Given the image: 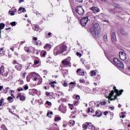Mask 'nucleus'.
I'll return each instance as SVG.
<instances>
[{
	"mask_svg": "<svg viewBox=\"0 0 130 130\" xmlns=\"http://www.w3.org/2000/svg\"><path fill=\"white\" fill-rule=\"evenodd\" d=\"M67 45L63 44H60L54 48L53 53L55 56L63 53L64 51H67Z\"/></svg>",
	"mask_w": 130,
	"mask_h": 130,
	"instance_id": "1",
	"label": "nucleus"
},
{
	"mask_svg": "<svg viewBox=\"0 0 130 130\" xmlns=\"http://www.w3.org/2000/svg\"><path fill=\"white\" fill-rule=\"evenodd\" d=\"M90 31L93 36L97 38L98 35L100 34V25L98 23L93 24L92 26L90 27Z\"/></svg>",
	"mask_w": 130,
	"mask_h": 130,
	"instance_id": "2",
	"label": "nucleus"
},
{
	"mask_svg": "<svg viewBox=\"0 0 130 130\" xmlns=\"http://www.w3.org/2000/svg\"><path fill=\"white\" fill-rule=\"evenodd\" d=\"M88 21H89V18L88 17L86 16L84 17H83L80 20V23L81 25L83 26V27H85L87 25V23H88Z\"/></svg>",
	"mask_w": 130,
	"mask_h": 130,
	"instance_id": "3",
	"label": "nucleus"
},
{
	"mask_svg": "<svg viewBox=\"0 0 130 130\" xmlns=\"http://www.w3.org/2000/svg\"><path fill=\"white\" fill-rule=\"evenodd\" d=\"M76 12L78 14V15H80L81 16L83 15V14L85 13L83 7L81 6L77 7L75 9Z\"/></svg>",
	"mask_w": 130,
	"mask_h": 130,
	"instance_id": "4",
	"label": "nucleus"
},
{
	"mask_svg": "<svg viewBox=\"0 0 130 130\" xmlns=\"http://www.w3.org/2000/svg\"><path fill=\"white\" fill-rule=\"evenodd\" d=\"M114 94V91L112 90L111 92L109 93V103L110 104V101H113V100H115L116 98H117V95H115L113 96Z\"/></svg>",
	"mask_w": 130,
	"mask_h": 130,
	"instance_id": "5",
	"label": "nucleus"
},
{
	"mask_svg": "<svg viewBox=\"0 0 130 130\" xmlns=\"http://www.w3.org/2000/svg\"><path fill=\"white\" fill-rule=\"evenodd\" d=\"M61 62L63 66H67L68 67H69V66H71V57H68L65 59H63Z\"/></svg>",
	"mask_w": 130,
	"mask_h": 130,
	"instance_id": "6",
	"label": "nucleus"
},
{
	"mask_svg": "<svg viewBox=\"0 0 130 130\" xmlns=\"http://www.w3.org/2000/svg\"><path fill=\"white\" fill-rule=\"evenodd\" d=\"M0 74L4 77H7L8 76V71H6L5 66H2L0 68Z\"/></svg>",
	"mask_w": 130,
	"mask_h": 130,
	"instance_id": "7",
	"label": "nucleus"
},
{
	"mask_svg": "<svg viewBox=\"0 0 130 130\" xmlns=\"http://www.w3.org/2000/svg\"><path fill=\"white\" fill-rule=\"evenodd\" d=\"M119 57L121 60H125L126 59V56L125 53L123 52H120L119 53Z\"/></svg>",
	"mask_w": 130,
	"mask_h": 130,
	"instance_id": "8",
	"label": "nucleus"
},
{
	"mask_svg": "<svg viewBox=\"0 0 130 130\" xmlns=\"http://www.w3.org/2000/svg\"><path fill=\"white\" fill-rule=\"evenodd\" d=\"M75 84H76V82H71L70 83L69 89V92H72V91H73L74 89H75V87H76Z\"/></svg>",
	"mask_w": 130,
	"mask_h": 130,
	"instance_id": "9",
	"label": "nucleus"
},
{
	"mask_svg": "<svg viewBox=\"0 0 130 130\" xmlns=\"http://www.w3.org/2000/svg\"><path fill=\"white\" fill-rule=\"evenodd\" d=\"M59 110L62 113H66V112H67V107L63 106H60L59 107Z\"/></svg>",
	"mask_w": 130,
	"mask_h": 130,
	"instance_id": "10",
	"label": "nucleus"
},
{
	"mask_svg": "<svg viewBox=\"0 0 130 130\" xmlns=\"http://www.w3.org/2000/svg\"><path fill=\"white\" fill-rule=\"evenodd\" d=\"M90 123L89 122H86L85 124H83L82 125V127L84 129V130H86V129H90Z\"/></svg>",
	"mask_w": 130,
	"mask_h": 130,
	"instance_id": "11",
	"label": "nucleus"
},
{
	"mask_svg": "<svg viewBox=\"0 0 130 130\" xmlns=\"http://www.w3.org/2000/svg\"><path fill=\"white\" fill-rule=\"evenodd\" d=\"M111 39L113 41H116V34L115 32L113 31L111 34Z\"/></svg>",
	"mask_w": 130,
	"mask_h": 130,
	"instance_id": "12",
	"label": "nucleus"
},
{
	"mask_svg": "<svg viewBox=\"0 0 130 130\" xmlns=\"http://www.w3.org/2000/svg\"><path fill=\"white\" fill-rule=\"evenodd\" d=\"M91 10L94 14H97V13H99V12H100V9L97 7H92Z\"/></svg>",
	"mask_w": 130,
	"mask_h": 130,
	"instance_id": "13",
	"label": "nucleus"
},
{
	"mask_svg": "<svg viewBox=\"0 0 130 130\" xmlns=\"http://www.w3.org/2000/svg\"><path fill=\"white\" fill-rule=\"evenodd\" d=\"M76 73L79 75V76H84V75H85V72L84 71H82L81 69H78Z\"/></svg>",
	"mask_w": 130,
	"mask_h": 130,
	"instance_id": "14",
	"label": "nucleus"
},
{
	"mask_svg": "<svg viewBox=\"0 0 130 130\" xmlns=\"http://www.w3.org/2000/svg\"><path fill=\"white\" fill-rule=\"evenodd\" d=\"M50 128L51 130H59L57 126V124H53L51 125Z\"/></svg>",
	"mask_w": 130,
	"mask_h": 130,
	"instance_id": "15",
	"label": "nucleus"
},
{
	"mask_svg": "<svg viewBox=\"0 0 130 130\" xmlns=\"http://www.w3.org/2000/svg\"><path fill=\"white\" fill-rule=\"evenodd\" d=\"M22 11L23 13H26V9H25L23 7H20L18 9V14H21V13H22Z\"/></svg>",
	"mask_w": 130,
	"mask_h": 130,
	"instance_id": "16",
	"label": "nucleus"
},
{
	"mask_svg": "<svg viewBox=\"0 0 130 130\" xmlns=\"http://www.w3.org/2000/svg\"><path fill=\"white\" fill-rule=\"evenodd\" d=\"M118 67V68H119L120 69H123L124 68V65L123 64V63L119 61V63H118L117 65L116 66Z\"/></svg>",
	"mask_w": 130,
	"mask_h": 130,
	"instance_id": "17",
	"label": "nucleus"
},
{
	"mask_svg": "<svg viewBox=\"0 0 130 130\" xmlns=\"http://www.w3.org/2000/svg\"><path fill=\"white\" fill-rule=\"evenodd\" d=\"M5 26H6V24H5V23H0V38H1V34H2L1 30H3V29L5 28Z\"/></svg>",
	"mask_w": 130,
	"mask_h": 130,
	"instance_id": "18",
	"label": "nucleus"
},
{
	"mask_svg": "<svg viewBox=\"0 0 130 130\" xmlns=\"http://www.w3.org/2000/svg\"><path fill=\"white\" fill-rule=\"evenodd\" d=\"M15 68L17 71H21L22 70V64H17L15 66Z\"/></svg>",
	"mask_w": 130,
	"mask_h": 130,
	"instance_id": "19",
	"label": "nucleus"
},
{
	"mask_svg": "<svg viewBox=\"0 0 130 130\" xmlns=\"http://www.w3.org/2000/svg\"><path fill=\"white\" fill-rule=\"evenodd\" d=\"M92 116H97V117H100L101 116H102V113H99V111H96L95 112V115H93Z\"/></svg>",
	"mask_w": 130,
	"mask_h": 130,
	"instance_id": "20",
	"label": "nucleus"
},
{
	"mask_svg": "<svg viewBox=\"0 0 130 130\" xmlns=\"http://www.w3.org/2000/svg\"><path fill=\"white\" fill-rule=\"evenodd\" d=\"M33 30H34V31H37L38 32L40 31V28H39V26L38 25H35L33 27H32Z\"/></svg>",
	"mask_w": 130,
	"mask_h": 130,
	"instance_id": "21",
	"label": "nucleus"
},
{
	"mask_svg": "<svg viewBox=\"0 0 130 130\" xmlns=\"http://www.w3.org/2000/svg\"><path fill=\"white\" fill-rule=\"evenodd\" d=\"M15 98L12 97V96H9L7 98L8 101L9 102V103H12L13 102H14V99Z\"/></svg>",
	"mask_w": 130,
	"mask_h": 130,
	"instance_id": "22",
	"label": "nucleus"
},
{
	"mask_svg": "<svg viewBox=\"0 0 130 130\" xmlns=\"http://www.w3.org/2000/svg\"><path fill=\"white\" fill-rule=\"evenodd\" d=\"M119 60H118V58H114L113 59V62L115 66H117L118 63L119 62Z\"/></svg>",
	"mask_w": 130,
	"mask_h": 130,
	"instance_id": "23",
	"label": "nucleus"
},
{
	"mask_svg": "<svg viewBox=\"0 0 130 130\" xmlns=\"http://www.w3.org/2000/svg\"><path fill=\"white\" fill-rule=\"evenodd\" d=\"M37 75L36 73L34 72L30 73L28 76L31 78H34Z\"/></svg>",
	"mask_w": 130,
	"mask_h": 130,
	"instance_id": "24",
	"label": "nucleus"
},
{
	"mask_svg": "<svg viewBox=\"0 0 130 130\" xmlns=\"http://www.w3.org/2000/svg\"><path fill=\"white\" fill-rule=\"evenodd\" d=\"M54 84H56V81H52L49 83V85H51L52 88H54V87H55Z\"/></svg>",
	"mask_w": 130,
	"mask_h": 130,
	"instance_id": "25",
	"label": "nucleus"
},
{
	"mask_svg": "<svg viewBox=\"0 0 130 130\" xmlns=\"http://www.w3.org/2000/svg\"><path fill=\"white\" fill-rule=\"evenodd\" d=\"M26 100V96L24 95H20V100L21 101H25Z\"/></svg>",
	"mask_w": 130,
	"mask_h": 130,
	"instance_id": "26",
	"label": "nucleus"
},
{
	"mask_svg": "<svg viewBox=\"0 0 130 130\" xmlns=\"http://www.w3.org/2000/svg\"><path fill=\"white\" fill-rule=\"evenodd\" d=\"M122 92H123V90H121L120 91H118L116 93V95L117 96H119L120 95H121V94L122 93Z\"/></svg>",
	"mask_w": 130,
	"mask_h": 130,
	"instance_id": "27",
	"label": "nucleus"
},
{
	"mask_svg": "<svg viewBox=\"0 0 130 130\" xmlns=\"http://www.w3.org/2000/svg\"><path fill=\"white\" fill-rule=\"evenodd\" d=\"M17 82L19 85H23V84H24V81H23V80L19 79Z\"/></svg>",
	"mask_w": 130,
	"mask_h": 130,
	"instance_id": "28",
	"label": "nucleus"
},
{
	"mask_svg": "<svg viewBox=\"0 0 130 130\" xmlns=\"http://www.w3.org/2000/svg\"><path fill=\"white\" fill-rule=\"evenodd\" d=\"M104 40L106 42H107L108 41V40L107 39V35H105L104 36Z\"/></svg>",
	"mask_w": 130,
	"mask_h": 130,
	"instance_id": "29",
	"label": "nucleus"
},
{
	"mask_svg": "<svg viewBox=\"0 0 130 130\" xmlns=\"http://www.w3.org/2000/svg\"><path fill=\"white\" fill-rule=\"evenodd\" d=\"M69 124H71L72 125V126H74V124H75V121L70 120L69 121Z\"/></svg>",
	"mask_w": 130,
	"mask_h": 130,
	"instance_id": "30",
	"label": "nucleus"
},
{
	"mask_svg": "<svg viewBox=\"0 0 130 130\" xmlns=\"http://www.w3.org/2000/svg\"><path fill=\"white\" fill-rule=\"evenodd\" d=\"M34 81H38V80H39V76H38V75H36L35 77H34Z\"/></svg>",
	"mask_w": 130,
	"mask_h": 130,
	"instance_id": "31",
	"label": "nucleus"
},
{
	"mask_svg": "<svg viewBox=\"0 0 130 130\" xmlns=\"http://www.w3.org/2000/svg\"><path fill=\"white\" fill-rule=\"evenodd\" d=\"M120 32H121V34H122V35H126V34H127L126 32H125L123 29H121Z\"/></svg>",
	"mask_w": 130,
	"mask_h": 130,
	"instance_id": "32",
	"label": "nucleus"
},
{
	"mask_svg": "<svg viewBox=\"0 0 130 130\" xmlns=\"http://www.w3.org/2000/svg\"><path fill=\"white\" fill-rule=\"evenodd\" d=\"M1 128L3 130H8V129L6 127V125H2V126H1Z\"/></svg>",
	"mask_w": 130,
	"mask_h": 130,
	"instance_id": "33",
	"label": "nucleus"
},
{
	"mask_svg": "<svg viewBox=\"0 0 130 130\" xmlns=\"http://www.w3.org/2000/svg\"><path fill=\"white\" fill-rule=\"evenodd\" d=\"M96 74L97 73L95 71H92L91 72V76H96Z\"/></svg>",
	"mask_w": 130,
	"mask_h": 130,
	"instance_id": "34",
	"label": "nucleus"
},
{
	"mask_svg": "<svg viewBox=\"0 0 130 130\" xmlns=\"http://www.w3.org/2000/svg\"><path fill=\"white\" fill-rule=\"evenodd\" d=\"M89 126H90L89 129H91H91H95V127L94 126H93V125H92V123H90V125H89Z\"/></svg>",
	"mask_w": 130,
	"mask_h": 130,
	"instance_id": "35",
	"label": "nucleus"
},
{
	"mask_svg": "<svg viewBox=\"0 0 130 130\" xmlns=\"http://www.w3.org/2000/svg\"><path fill=\"white\" fill-rule=\"evenodd\" d=\"M23 88H24V90H28V89H29V87L28 86V84H26V85H24Z\"/></svg>",
	"mask_w": 130,
	"mask_h": 130,
	"instance_id": "36",
	"label": "nucleus"
},
{
	"mask_svg": "<svg viewBox=\"0 0 130 130\" xmlns=\"http://www.w3.org/2000/svg\"><path fill=\"white\" fill-rule=\"evenodd\" d=\"M9 112H10V113H11L12 114H13L14 115H15L16 114L14 112V111H13L12 109H9Z\"/></svg>",
	"mask_w": 130,
	"mask_h": 130,
	"instance_id": "37",
	"label": "nucleus"
},
{
	"mask_svg": "<svg viewBox=\"0 0 130 130\" xmlns=\"http://www.w3.org/2000/svg\"><path fill=\"white\" fill-rule=\"evenodd\" d=\"M60 119H61V118H60V117H56L55 118V121H59V120H60Z\"/></svg>",
	"mask_w": 130,
	"mask_h": 130,
	"instance_id": "38",
	"label": "nucleus"
},
{
	"mask_svg": "<svg viewBox=\"0 0 130 130\" xmlns=\"http://www.w3.org/2000/svg\"><path fill=\"white\" fill-rule=\"evenodd\" d=\"M49 114H51V115H52L53 114V113L51 111L48 112L47 114V116H48V117H50V116H49Z\"/></svg>",
	"mask_w": 130,
	"mask_h": 130,
	"instance_id": "39",
	"label": "nucleus"
},
{
	"mask_svg": "<svg viewBox=\"0 0 130 130\" xmlns=\"http://www.w3.org/2000/svg\"><path fill=\"white\" fill-rule=\"evenodd\" d=\"M114 7H115V8H117V9H120V6H119V5H118V4H114Z\"/></svg>",
	"mask_w": 130,
	"mask_h": 130,
	"instance_id": "40",
	"label": "nucleus"
},
{
	"mask_svg": "<svg viewBox=\"0 0 130 130\" xmlns=\"http://www.w3.org/2000/svg\"><path fill=\"white\" fill-rule=\"evenodd\" d=\"M30 80H31V78L30 77V76L29 75H28L26 77V81H27V82H30Z\"/></svg>",
	"mask_w": 130,
	"mask_h": 130,
	"instance_id": "41",
	"label": "nucleus"
},
{
	"mask_svg": "<svg viewBox=\"0 0 130 130\" xmlns=\"http://www.w3.org/2000/svg\"><path fill=\"white\" fill-rule=\"evenodd\" d=\"M79 82H80V83H82V84H84V83H85V79H81L80 80V81H79Z\"/></svg>",
	"mask_w": 130,
	"mask_h": 130,
	"instance_id": "42",
	"label": "nucleus"
},
{
	"mask_svg": "<svg viewBox=\"0 0 130 130\" xmlns=\"http://www.w3.org/2000/svg\"><path fill=\"white\" fill-rule=\"evenodd\" d=\"M12 80V76H9V77L6 79V81H8V82L11 81Z\"/></svg>",
	"mask_w": 130,
	"mask_h": 130,
	"instance_id": "43",
	"label": "nucleus"
},
{
	"mask_svg": "<svg viewBox=\"0 0 130 130\" xmlns=\"http://www.w3.org/2000/svg\"><path fill=\"white\" fill-rule=\"evenodd\" d=\"M100 103H94L95 106H96V107H99L100 106Z\"/></svg>",
	"mask_w": 130,
	"mask_h": 130,
	"instance_id": "44",
	"label": "nucleus"
},
{
	"mask_svg": "<svg viewBox=\"0 0 130 130\" xmlns=\"http://www.w3.org/2000/svg\"><path fill=\"white\" fill-rule=\"evenodd\" d=\"M10 25H11V26H16V22L14 21V22H11Z\"/></svg>",
	"mask_w": 130,
	"mask_h": 130,
	"instance_id": "45",
	"label": "nucleus"
},
{
	"mask_svg": "<svg viewBox=\"0 0 130 130\" xmlns=\"http://www.w3.org/2000/svg\"><path fill=\"white\" fill-rule=\"evenodd\" d=\"M51 32H49L47 36V38L48 37V38H50V37H52Z\"/></svg>",
	"mask_w": 130,
	"mask_h": 130,
	"instance_id": "46",
	"label": "nucleus"
},
{
	"mask_svg": "<svg viewBox=\"0 0 130 130\" xmlns=\"http://www.w3.org/2000/svg\"><path fill=\"white\" fill-rule=\"evenodd\" d=\"M38 103H39L40 105H41V104H43V102L41 100H39L38 101Z\"/></svg>",
	"mask_w": 130,
	"mask_h": 130,
	"instance_id": "47",
	"label": "nucleus"
},
{
	"mask_svg": "<svg viewBox=\"0 0 130 130\" xmlns=\"http://www.w3.org/2000/svg\"><path fill=\"white\" fill-rule=\"evenodd\" d=\"M38 63H39V60H35L34 61V64H38Z\"/></svg>",
	"mask_w": 130,
	"mask_h": 130,
	"instance_id": "48",
	"label": "nucleus"
},
{
	"mask_svg": "<svg viewBox=\"0 0 130 130\" xmlns=\"http://www.w3.org/2000/svg\"><path fill=\"white\" fill-rule=\"evenodd\" d=\"M101 105L102 106L106 105V102L104 101V102H101Z\"/></svg>",
	"mask_w": 130,
	"mask_h": 130,
	"instance_id": "49",
	"label": "nucleus"
},
{
	"mask_svg": "<svg viewBox=\"0 0 130 130\" xmlns=\"http://www.w3.org/2000/svg\"><path fill=\"white\" fill-rule=\"evenodd\" d=\"M63 87H68V83H67V82H64V83H63Z\"/></svg>",
	"mask_w": 130,
	"mask_h": 130,
	"instance_id": "50",
	"label": "nucleus"
},
{
	"mask_svg": "<svg viewBox=\"0 0 130 130\" xmlns=\"http://www.w3.org/2000/svg\"><path fill=\"white\" fill-rule=\"evenodd\" d=\"M42 83V79H40L38 83V85H40Z\"/></svg>",
	"mask_w": 130,
	"mask_h": 130,
	"instance_id": "51",
	"label": "nucleus"
},
{
	"mask_svg": "<svg viewBox=\"0 0 130 130\" xmlns=\"http://www.w3.org/2000/svg\"><path fill=\"white\" fill-rule=\"evenodd\" d=\"M36 15L38 17H42V15H41V14L39 13V12H37Z\"/></svg>",
	"mask_w": 130,
	"mask_h": 130,
	"instance_id": "52",
	"label": "nucleus"
},
{
	"mask_svg": "<svg viewBox=\"0 0 130 130\" xmlns=\"http://www.w3.org/2000/svg\"><path fill=\"white\" fill-rule=\"evenodd\" d=\"M23 90H24V89L22 88V87H20L17 89V91H18V92H21V91H23Z\"/></svg>",
	"mask_w": 130,
	"mask_h": 130,
	"instance_id": "53",
	"label": "nucleus"
},
{
	"mask_svg": "<svg viewBox=\"0 0 130 130\" xmlns=\"http://www.w3.org/2000/svg\"><path fill=\"white\" fill-rule=\"evenodd\" d=\"M46 104H48L49 105V106H50V105H51V103L49 102V101H47L46 102Z\"/></svg>",
	"mask_w": 130,
	"mask_h": 130,
	"instance_id": "54",
	"label": "nucleus"
},
{
	"mask_svg": "<svg viewBox=\"0 0 130 130\" xmlns=\"http://www.w3.org/2000/svg\"><path fill=\"white\" fill-rule=\"evenodd\" d=\"M76 54L77 56H79V57H81V56H82V54L80 53L79 52H77Z\"/></svg>",
	"mask_w": 130,
	"mask_h": 130,
	"instance_id": "55",
	"label": "nucleus"
},
{
	"mask_svg": "<svg viewBox=\"0 0 130 130\" xmlns=\"http://www.w3.org/2000/svg\"><path fill=\"white\" fill-rule=\"evenodd\" d=\"M9 13L11 16H14V15H15V13L13 12V11H10Z\"/></svg>",
	"mask_w": 130,
	"mask_h": 130,
	"instance_id": "56",
	"label": "nucleus"
},
{
	"mask_svg": "<svg viewBox=\"0 0 130 130\" xmlns=\"http://www.w3.org/2000/svg\"><path fill=\"white\" fill-rule=\"evenodd\" d=\"M26 77V72L24 73L23 74H22V78L23 79H25V77Z\"/></svg>",
	"mask_w": 130,
	"mask_h": 130,
	"instance_id": "57",
	"label": "nucleus"
},
{
	"mask_svg": "<svg viewBox=\"0 0 130 130\" xmlns=\"http://www.w3.org/2000/svg\"><path fill=\"white\" fill-rule=\"evenodd\" d=\"M33 92H34V93H35L36 94H37V93H38V91L37 90V89H32Z\"/></svg>",
	"mask_w": 130,
	"mask_h": 130,
	"instance_id": "58",
	"label": "nucleus"
},
{
	"mask_svg": "<svg viewBox=\"0 0 130 130\" xmlns=\"http://www.w3.org/2000/svg\"><path fill=\"white\" fill-rule=\"evenodd\" d=\"M10 87H7L6 88V93H8V92H9L8 91H9V90H10Z\"/></svg>",
	"mask_w": 130,
	"mask_h": 130,
	"instance_id": "59",
	"label": "nucleus"
},
{
	"mask_svg": "<svg viewBox=\"0 0 130 130\" xmlns=\"http://www.w3.org/2000/svg\"><path fill=\"white\" fill-rule=\"evenodd\" d=\"M45 55H46V52H44L43 54H42V56L43 57H45Z\"/></svg>",
	"mask_w": 130,
	"mask_h": 130,
	"instance_id": "60",
	"label": "nucleus"
},
{
	"mask_svg": "<svg viewBox=\"0 0 130 130\" xmlns=\"http://www.w3.org/2000/svg\"><path fill=\"white\" fill-rule=\"evenodd\" d=\"M59 94H60V96H64V94L62 92H59Z\"/></svg>",
	"mask_w": 130,
	"mask_h": 130,
	"instance_id": "61",
	"label": "nucleus"
},
{
	"mask_svg": "<svg viewBox=\"0 0 130 130\" xmlns=\"http://www.w3.org/2000/svg\"><path fill=\"white\" fill-rule=\"evenodd\" d=\"M76 99L77 100H80V96L79 95H76Z\"/></svg>",
	"mask_w": 130,
	"mask_h": 130,
	"instance_id": "62",
	"label": "nucleus"
},
{
	"mask_svg": "<svg viewBox=\"0 0 130 130\" xmlns=\"http://www.w3.org/2000/svg\"><path fill=\"white\" fill-rule=\"evenodd\" d=\"M47 47H48V44H46L44 47V48H47Z\"/></svg>",
	"mask_w": 130,
	"mask_h": 130,
	"instance_id": "63",
	"label": "nucleus"
},
{
	"mask_svg": "<svg viewBox=\"0 0 130 130\" xmlns=\"http://www.w3.org/2000/svg\"><path fill=\"white\" fill-rule=\"evenodd\" d=\"M96 79H98V80H100V79H101L100 75H97Z\"/></svg>",
	"mask_w": 130,
	"mask_h": 130,
	"instance_id": "64",
	"label": "nucleus"
}]
</instances>
